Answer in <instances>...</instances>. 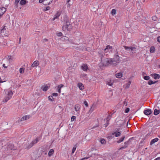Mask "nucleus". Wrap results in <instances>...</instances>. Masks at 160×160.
<instances>
[{
  "mask_svg": "<svg viewBox=\"0 0 160 160\" xmlns=\"http://www.w3.org/2000/svg\"><path fill=\"white\" fill-rule=\"evenodd\" d=\"M102 62L103 65L105 66L110 65H116L117 64L116 61L111 58H105L103 60L102 58Z\"/></svg>",
  "mask_w": 160,
  "mask_h": 160,
  "instance_id": "1",
  "label": "nucleus"
},
{
  "mask_svg": "<svg viewBox=\"0 0 160 160\" xmlns=\"http://www.w3.org/2000/svg\"><path fill=\"white\" fill-rule=\"evenodd\" d=\"M72 28V25L70 24L69 21H66V24L62 27V30L63 31H65L67 29L68 31H70Z\"/></svg>",
  "mask_w": 160,
  "mask_h": 160,
  "instance_id": "2",
  "label": "nucleus"
},
{
  "mask_svg": "<svg viewBox=\"0 0 160 160\" xmlns=\"http://www.w3.org/2000/svg\"><path fill=\"white\" fill-rule=\"evenodd\" d=\"M40 140V139H39L38 138H37L33 140L32 142L30 143L27 147V149H29L30 148L32 147L34 144L37 143Z\"/></svg>",
  "mask_w": 160,
  "mask_h": 160,
  "instance_id": "3",
  "label": "nucleus"
},
{
  "mask_svg": "<svg viewBox=\"0 0 160 160\" xmlns=\"http://www.w3.org/2000/svg\"><path fill=\"white\" fill-rule=\"evenodd\" d=\"M12 94L13 93L12 91H8L7 95L6 96L2 102H6L10 99Z\"/></svg>",
  "mask_w": 160,
  "mask_h": 160,
  "instance_id": "4",
  "label": "nucleus"
},
{
  "mask_svg": "<svg viewBox=\"0 0 160 160\" xmlns=\"http://www.w3.org/2000/svg\"><path fill=\"white\" fill-rule=\"evenodd\" d=\"M113 59L117 62V63L119 62V57L118 55V51L117 49L116 50L114 58Z\"/></svg>",
  "mask_w": 160,
  "mask_h": 160,
  "instance_id": "5",
  "label": "nucleus"
},
{
  "mask_svg": "<svg viewBox=\"0 0 160 160\" xmlns=\"http://www.w3.org/2000/svg\"><path fill=\"white\" fill-rule=\"evenodd\" d=\"M124 47L125 50H127V51H132V53H135V51L136 48L134 47H128L126 46H124Z\"/></svg>",
  "mask_w": 160,
  "mask_h": 160,
  "instance_id": "6",
  "label": "nucleus"
},
{
  "mask_svg": "<svg viewBox=\"0 0 160 160\" xmlns=\"http://www.w3.org/2000/svg\"><path fill=\"white\" fill-rule=\"evenodd\" d=\"M126 122L125 120H120L117 122V124L119 126L121 127L124 126Z\"/></svg>",
  "mask_w": 160,
  "mask_h": 160,
  "instance_id": "7",
  "label": "nucleus"
},
{
  "mask_svg": "<svg viewBox=\"0 0 160 160\" xmlns=\"http://www.w3.org/2000/svg\"><path fill=\"white\" fill-rule=\"evenodd\" d=\"M50 87V84H48L42 86L41 88L44 91H46Z\"/></svg>",
  "mask_w": 160,
  "mask_h": 160,
  "instance_id": "8",
  "label": "nucleus"
},
{
  "mask_svg": "<svg viewBox=\"0 0 160 160\" xmlns=\"http://www.w3.org/2000/svg\"><path fill=\"white\" fill-rule=\"evenodd\" d=\"M61 14V12L60 11H57L54 15V17L52 19V21H53L55 19L58 18L60 16Z\"/></svg>",
  "mask_w": 160,
  "mask_h": 160,
  "instance_id": "9",
  "label": "nucleus"
},
{
  "mask_svg": "<svg viewBox=\"0 0 160 160\" xmlns=\"http://www.w3.org/2000/svg\"><path fill=\"white\" fill-rule=\"evenodd\" d=\"M8 60L9 61V62H12L14 60L15 58L13 56H11V55H8Z\"/></svg>",
  "mask_w": 160,
  "mask_h": 160,
  "instance_id": "10",
  "label": "nucleus"
},
{
  "mask_svg": "<svg viewBox=\"0 0 160 160\" xmlns=\"http://www.w3.org/2000/svg\"><path fill=\"white\" fill-rule=\"evenodd\" d=\"M82 69L84 71H87L88 69V67L87 64H83L81 66Z\"/></svg>",
  "mask_w": 160,
  "mask_h": 160,
  "instance_id": "11",
  "label": "nucleus"
},
{
  "mask_svg": "<svg viewBox=\"0 0 160 160\" xmlns=\"http://www.w3.org/2000/svg\"><path fill=\"white\" fill-rule=\"evenodd\" d=\"M152 112L150 109H147V110H145L144 111V113L145 114L147 115H150Z\"/></svg>",
  "mask_w": 160,
  "mask_h": 160,
  "instance_id": "12",
  "label": "nucleus"
},
{
  "mask_svg": "<svg viewBox=\"0 0 160 160\" xmlns=\"http://www.w3.org/2000/svg\"><path fill=\"white\" fill-rule=\"evenodd\" d=\"M53 0H44L43 4L45 5H49L52 3Z\"/></svg>",
  "mask_w": 160,
  "mask_h": 160,
  "instance_id": "13",
  "label": "nucleus"
},
{
  "mask_svg": "<svg viewBox=\"0 0 160 160\" xmlns=\"http://www.w3.org/2000/svg\"><path fill=\"white\" fill-rule=\"evenodd\" d=\"M78 87L80 90H82L84 89V87L83 84L81 82H79L78 84Z\"/></svg>",
  "mask_w": 160,
  "mask_h": 160,
  "instance_id": "14",
  "label": "nucleus"
},
{
  "mask_svg": "<svg viewBox=\"0 0 160 160\" xmlns=\"http://www.w3.org/2000/svg\"><path fill=\"white\" fill-rule=\"evenodd\" d=\"M158 138H156L152 140L150 143V145H152L154 143L158 142Z\"/></svg>",
  "mask_w": 160,
  "mask_h": 160,
  "instance_id": "15",
  "label": "nucleus"
},
{
  "mask_svg": "<svg viewBox=\"0 0 160 160\" xmlns=\"http://www.w3.org/2000/svg\"><path fill=\"white\" fill-rule=\"evenodd\" d=\"M39 64V62L38 61H35L32 65V67H36Z\"/></svg>",
  "mask_w": 160,
  "mask_h": 160,
  "instance_id": "16",
  "label": "nucleus"
},
{
  "mask_svg": "<svg viewBox=\"0 0 160 160\" xmlns=\"http://www.w3.org/2000/svg\"><path fill=\"white\" fill-rule=\"evenodd\" d=\"M30 116L28 115L22 117L21 119V121H23L27 120L29 118Z\"/></svg>",
  "mask_w": 160,
  "mask_h": 160,
  "instance_id": "17",
  "label": "nucleus"
},
{
  "mask_svg": "<svg viewBox=\"0 0 160 160\" xmlns=\"http://www.w3.org/2000/svg\"><path fill=\"white\" fill-rule=\"evenodd\" d=\"M80 109V105L79 104H77L75 105V109L76 112L79 111Z\"/></svg>",
  "mask_w": 160,
  "mask_h": 160,
  "instance_id": "18",
  "label": "nucleus"
},
{
  "mask_svg": "<svg viewBox=\"0 0 160 160\" xmlns=\"http://www.w3.org/2000/svg\"><path fill=\"white\" fill-rule=\"evenodd\" d=\"M28 1L26 0H21L20 2V4L21 5H25Z\"/></svg>",
  "mask_w": 160,
  "mask_h": 160,
  "instance_id": "19",
  "label": "nucleus"
},
{
  "mask_svg": "<svg viewBox=\"0 0 160 160\" xmlns=\"http://www.w3.org/2000/svg\"><path fill=\"white\" fill-rule=\"evenodd\" d=\"M112 134L115 135L116 137H118L120 135L121 133L119 132H115L112 133Z\"/></svg>",
  "mask_w": 160,
  "mask_h": 160,
  "instance_id": "20",
  "label": "nucleus"
},
{
  "mask_svg": "<svg viewBox=\"0 0 160 160\" xmlns=\"http://www.w3.org/2000/svg\"><path fill=\"white\" fill-rule=\"evenodd\" d=\"M154 79H159L160 78V75L157 74H154L152 75Z\"/></svg>",
  "mask_w": 160,
  "mask_h": 160,
  "instance_id": "21",
  "label": "nucleus"
},
{
  "mask_svg": "<svg viewBox=\"0 0 160 160\" xmlns=\"http://www.w3.org/2000/svg\"><path fill=\"white\" fill-rule=\"evenodd\" d=\"M122 74L121 72L116 73L115 75L116 77L118 78H121L122 76Z\"/></svg>",
  "mask_w": 160,
  "mask_h": 160,
  "instance_id": "22",
  "label": "nucleus"
},
{
  "mask_svg": "<svg viewBox=\"0 0 160 160\" xmlns=\"http://www.w3.org/2000/svg\"><path fill=\"white\" fill-rule=\"evenodd\" d=\"M125 138V136H124L118 140L117 141V142L119 143L122 142Z\"/></svg>",
  "mask_w": 160,
  "mask_h": 160,
  "instance_id": "23",
  "label": "nucleus"
},
{
  "mask_svg": "<svg viewBox=\"0 0 160 160\" xmlns=\"http://www.w3.org/2000/svg\"><path fill=\"white\" fill-rule=\"evenodd\" d=\"M131 81H129L128 83L125 85V89H128V88L130 86V85L131 84Z\"/></svg>",
  "mask_w": 160,
  "mask_h": 160,
  "instance_id": "24",
  "label": "nucleus"
},
{
  "mask_svg": "<svg viewBox=\"0 0 160 160\" xmlns=\"http://www.w3.org/2000/svg\"><path fill=\"white\" fill-rule=\"evenodd\" d=\"M54 150L53 149H51L48 152V156L49 157H50L52 155V154L53 153Z\"/></svg>",
  "mask_w": 160,
  "mask_h": 160,
  "instance_id": "25",
  "label": "nucleus"
},
{
  "mask_svg": "<svg viewBox=\"0 0 160 160\" xmlns=\"http://www.w3.org/2000/svg\"><path fill=\"white\" fill-rule=\"evenodd\" d=\"M134 138V137H132V138H130L127 141L125 142H124L125 145H127L128 146V145L129 144L130 142V141L131 139H132Z\"/></svg>",
  "mask_w": 160,
  "mask_h": 160,
  "instance_id": "26",
  "label": "nucleus"
},
{
  "mask_svg": "<svg viewBox=\"0 0 160 160\" xmlns=\"http://www.w3.org/2000/svg\"><path fill=\"white\" fill-rule=\"evenodd\" d=\"M6 11V9L5 8L2 7L0 8V12H3L4 13Z\"/></svg>",
  "mask_w": 160,
  "mask_h": 160,
  "instance_id": "27",
  "label": "nucleus"
},
{
  "mask_svg": "<svg viewBox=\"0 0 160 160\" xmlns=\"http://www.w3.org/2000/svg\"><path fill=\"white\" fill-rule=\"evenodd\" d=\"M108 50H110L109 52H112V47L111 46H110V45H108L106 46V47Z\"/></svg>",
  "mask_w": 160,
  "mask_h": 160,
  "instance_id": "28",
  "label": "nucleus"
},
{
  "mask_svg": "<svg viewBox=\"0 0 160 160\" xmlns=\"http://www.w3.org/2000/svg\"><path fill=\"white\" fill-rule=\"evenodd\" d=\"M160 112L159 110L155 109L154 112V114L155 115H158Z\"/></svg>",
  "mask_w": 160,
  "mask_h": 160,
  "instance_id": "29",
  "label": "nucleus"
},
{
  "mask_svg": "<svg viewBox=\"0 0 160 160\" xmlns=\"http://www.w3.org/2000/svg\"><path fill=\"white\" fill-rule=\"evenodd\" d=\"M48 99L49 100H50L51 101H55V100L53 98V96H48Z\"/></svg>",
  "mask_w": 160,
  "mask_h": 160,
  "instance_id": "30",
  "label": "nucleus"
},
{
  "mask_svg": "<svg viewBox=\"0 0 160 160\" xmlns=\"http://www.w3.org/2000/svg\"><path fill=\"white\" fill-rule=\"evenodd\" d=\"M106 83L107 84L110 86H112V85H113L112 82L111 80H109V81H107Z\"/></svg>",
  "mask_w": 160,
  "mask_h": 160,
  "instance_id": "31",
  "label": "nucleus"
},
{
  "mask_svg": "<svg viewBox=\"0 0 160 160\" xmlns=\"http://www.w3.org/2000/svg\"><path fill=\"white\" fill-rule=\"evenodd\" d=\"M100 142L102 144H105L106 143V141L104 139L102 138L100 140Z\"/></svg>",
  "mask_w": 160,
  "mask_h": 160,
  "instance_id": "32",
  "label": "nucleus"
},
{
  "mask_svg": "<svg viewBox=\"0 0 160 160\" xmlns=\"http://www.w3.org/2000/svg\"><path fill=\"white\" fill-rule=\"evenodd\" d=\"M76 148H77V145H74V147L73 148L72 150V154L76 150Z\"/></svg>",
  "mask_w": 160,
  "mask_h": 160,
  "instance_id": "33",
  "label": "nucleus"
},
{
  "mask_svg": "<svg viewBox=\"0 0 160 160\" xmlns=\"http://www.w3.org/2000/svg\"><path fill=\"white\" fill-rule=\"evenodd\" d=\"M150 52L151 53H153L155 51V48L154 47H151L150 49Z\"/></svg>",
  "mask_w": 160,
  "mask_h": 160,
  "instance_id": "34",
  "label": "nucleus"
},
{
  "mask_svg": "<svg viewBox=\"0 0 160 160\" xmlns=\"http://www.w3.org/2000/svg\"><path fill=\"white\" fill-rule=\"evenodd\" d=\"M25 68H20L19 69V72L20 73H23L24 72Z\"/></svg>",
  "mask_w": 160,
  "mask_h": 160,
  "instance_id": "35",
  "label": "nucleus"
},
{
  "mask_svg": "<svg viewBox=\"0 0 160 160\" xmlns=\"http://www.w3.org/2000/svg\"><path fill=\"white\" fill-rule=\"evenodd\" d=\"M112 14L113 15L115 14L116 12V10L115 9H113L112 10Z\"/></svg>",
  "mask_w": 160,
  "mask_h": 160,
  "instance_id": "36",
  "label": "nucleus"
},
{
  "mask_svg": "<svg viewBox=\"0 0 160 160\" xmlns=\"http://www.w3.org/2000/svg\"><path fill=\"white\" fill-rule=\"evenodd\" d=\"M155 83H156V82H153L152 81L149 80L148 82V84L150 85H151V84H154Z\"/></svg>",
  "mask_w": 160,
  "mask_h": 160,
  "instance_id": "37",
  "label": "nucleus"
},
{
  "mask_svg": "<svg viewBox=\"0 0 160 160\" xmlns=\"http://www.w3.org/2000/svg\"><path fill=\"white\" fill-rule=\"evenodd\" d=\"M5 26H4V27H3V28L2 29H1L0 30V32H1V33L2 32L4 33V31H5L6 30V28H5Z\"/></svg>",
  "mask_w": 160,
  "mask_h": 160,
  "instance_id": "38",
  "label": "nucleus"
},
{
  "mask_svg": "<svg viewBox=\"0 0 160 160\" xmlns=\"http://www.w3.org/2000/svg\"><path fill=\"white\" fill-rule=\"evenodd\" d=\"M150 78V77L149 76H146L144 77V79L145 80H149Z\"/></svg>",
  "mask_w": 160,
  "mask_h": 160,
  "instance_id": "39",
  "label": "nucleus"
},
{
  "mask_svg": "<svg viewBox=\"0 0 160 160\" xmlns=\"http://www.w3.org/2000/svg\"><path fill=\"white\" fill-rule=\"evenodd\" d=\"M50 8H51L50 7L47 6L44 9V11H45L48 10H50Z\"/></svg>",
  "mask_w": 160,
  "mask_h": 160,
  "instance_id": "40",
  "label": "nucleus"
},
{
  "mask_svg": "<svg viewBox=\"0 0 160 160\" xmlns=\"http://www.w3.org/2000/svg\"><path fill=\"white\" fill-rule=\"evenodd\" d=\"M127 147H128V146L127 145H125L124 146L121 147V148H120V149H119V150H122L123 149H124L126 148Z\"/></svg>",
  "mask_w": 160,
  "mask_h": 160,
  "instance_id": "41",
  "label": "nucleus"
},
{
  "mask_svg": "<svg viewBox=\"0 0 160 160\" xmlns=\"http://www.w3.org/2000/svg\"><path fill=\"white\" fill-rule=\"evenodd\" d=\"M99 56L101 58V61L102 62V60H103V54L102 53H99Z\"/></svg>",
  "mask_w": 160,
  "mask_h": 160,
  "instance_id": "42",
  "label": "nucleus"
},
{
  "mask_svg": "<svg viewBox=\"0 0 160 160\" xmlns=\"http://www.w3.org/2000/svg\"><path fill=\"white\" fill-rule=\"evenodd\" d=\"M129 110H130L129 108H127L125 109V113H128L129 112Z\"/></svg>",
  "mask_w": 160,
  "mask_h": 160,
  "instance_id": "43",
  "label": "nucleus"
},
{
  "mask_svg": "<svg viewBox=\"0 0 160 160\" xmlns=\"http://www.w3.org/2000/svg\"><path fill=\"white\" fill-rule=\"evenodd\" d=\"M20 0H15V4L18 6V5Z\"/></svg>",
  "mask_w": 160,
  "mask_h": 160,
  "instance_id": "44",
  "label": "nucleus"
},
{
  "mask_svg": "<svg viewBox=\"0 0 160 160\" xmlns=\"http://www.w3.org/2000/svg\"><path fill=\"white\" fill-rule=\"evenodd\" d=\"M63 86V85L62 84H60L58 85V88L61 89Z\"/></svg>",
  "mask_w": 160,
  "mask_h": 160,
  "instance_id": "45",
  "label": "nucleus"
},
{
  "mask_svg": "<svg viewBox=\"0 0 160 160\" xmlns=\"http://www.w3.org/2000/svg\"><path fill=\"white\" fill-rule=\"evenodd\" d=\"M76 117L75 116H72L71 118V121H72L76 119Z\"/></svg>",
  "mask_w": 160,
  "mask_h": 160,
  "instance_id": "46",
  "label": "nucleus"
},
{
  "mask_svg": "<svg viewBox=\"0 0 160 160\" xmlns=\"http://www.w3.org/2000/svg\"><path fill=\"white\" fill-rule=\"evenodd\" d=\"M111 115H108V116L107 118V120H108L109 121L110 120V119H111Z\"/></svg>",
  "mask_w": 160,
  "mask_h": 160,
  "instance_id": "47",
  "label": "nucleus"
},
{
  "mask_svg": "<svg viewBox=\"0 0 160 160\" xmlns=\"http://www.w3.org/2000/svg\"><path fill=\"white\" fill-rule=\"evenodd\" d=\"M57 35L59 37L62 36V33L61 32H59L57 34Z\"/></svg>",
  "mask_w": 160,
  "mask_h": 160,
  "instance_id": "48",
  "label": "nucleus"
},
{
  "mask_svg": "<svg viewBox=\"0 0 160 160\" xmlns=\"http://www.w3.org/2000/svg\"><path fill=\"white\" fill-rule=\"evenodd\" d=\"M84 103L86 107H87L88 106V104L86 101H85L84 102Z\"/></svg>",
  "mask_w": 160,
  "mask_h": 160,
  "instance_id": "49",
  "label": "nucleus"
},
{
  "mask_svg": "<svg viewBox=\"0 0 160 160\" xmlns=\"http://www.w3.org/2000/svg\"><path fill=\"white\" fill-rule=\"evenodd\" d=\"M152 19L153 20L156 21L157 19V17L155 16H153L152 17Z\"/></svg>",
  "mask_w": 160,
  "mask_h": 160,
  "instance_id": "50",
  "label": "nucleus"
},
{
  "mask_svg": "<svg viewBox=\"0 0 160 160\" xmlns=\"http://www.w3.org/2000/svg\"><path fill=\"white\" fill-rule=\"evenodd\" d=\"M109 124V120H108L107 121L106 123L105 124V127H106Z\"/></svg>",
  "mask_w": 160,
  "mask_h": 160,
  "instance_id": "51",
  "label": "nucleus"
},
{
  "mask_svg": "<svg viewBox=\"0 0 160 160\" xmlns=\"http://www.w3.org/2000/svg\"><path fill=\"white\" fill-rule=\"evenodd\" d=\"M52 95L53 96H57L58 95V94L57 93H54L52 94Z\"/></svg>",
  "mask_w": 160,
  "mask_h": 160,
  "instance_id": "52",
  "label": "nucleus"
},
{
  "mask_svg": "<svg viewBox=\"0 0 160 160\" xmlns=\"http://www.w3.org/2000/svg\"><path fill=\"white\" fill-rule=\"evenodd\" d=\"M44 0H39V2L40 3H41L43 2V3H44Z\"/></svg>",
  "mask_w": 160,
  "mask_h": 160,
  "instance_id": "53",
  "label": "nucleus"
},
{
  "mask_svg": "<svg viewBox=\"0 0 160 160\" xmlns=\"http://www.w3.org/2000/svg\"><path fill=\"white\" fill-rule=\"evenodd\" d=\"M89 158V157H85V158H84L81 159L80 160H85V159H88Z\"/></svg>",
  "mask_w": 160,
  "mask_h": 160,
  "instance_id": "54",
  "label": "nucleus"
},
{
  "mask_svg": "<svg viewBox=\"0 0 160 160\" xmlns=\"http://www.w3.org/2000/svg\"><path fill=\"white\" fill-rule=\"evenodd\" d=\"M157 41L158 42H160V36L158 37L157 38Z\"/></svg>",
  "mask_w": 160,
  "mask_h": 160,
  "instance_id": "55",
  "label": "nucleus"
},
{
  "mask_svg": "<svg viewBox=\"0 0 160 160\" xmlns=\"http://www.w3.org/2000/svg\"><path fill=\"white\" fill-rule=\"evenodd\" d=\"M64 39L66 40H68L69 38L66 37H64Z\"/></svg>",
  "mask_w": 160,
  "mask_h": 160,
  "instance_id": "56",
  "label": "nucleus"
},
{
  "mask_svg": "<svg viewBox=\"0 0 160 160\" xmlns=\"http://www.w3.org/2000/svg\"><path fill=\"white\" fill-rule=\"evenodd\" d=\"M4 13L2 12H0V18L2 16V15L4 14Z\"/></svg>",
  "mask_w": 160,
  "mask_h": 160,
  "instance_id": "57",
  "label": "nucleus"
},
{
  "mask_svg": "<svg viewBox=\"0 0 160 160\" xmlns=\"http://www.w3.org/2000/svg\"><path fill=\"white\" fill-rule=\"evenodd\" d=\"M109 50H108V48H106L105 49H104V52H108V51Z\"/></svg>",
  "mask_w": 160,
  "mask_h": 160,
  "instance_id": "58",
  "label": "nucleus"
},
{
  "mask_svg": "<svg viewBox=\"0 0 160 160\" xmlns=\"http://www.w3.org/2000/svg\"><path fill=\"white\" fill-rule=\"evenodd\" d=\"M5 82V81H2V80H1V77H0V83H2V82Z\"/></svg>",
  "mask_w": 160,
  "mask_h": 160,
  "instance_id": "59",
  "label": "nucleus"
},
{
  "mask_svg": "<svg viewBox=\"0 0 160 160\" xmlns=\"http://www.w3.org/2000/svg\"><path fill=\"white\" fill-rule=\"evenodd\" d=\"M21 38L20 37L19 38V42H18V43L19 44H20L21 43Z\"/></svg>",
  "mask_w": 160,
  "mask_h": 160,
  "instance_id": "60",
  "label": "nucleus"
},
{
  "mask_svg": "<svg viewBox=\"0 0 160 160\" xmlns=\"http://www.w3.org/2000/svg\"><path fill=\"white\" fill-rule=\"evenodd\" d=\"M57 89H58V92H59V93H60L61 92V89L58 88Z\"/></svg>",
  "mask_w": 160,
  "mask_h": 160,
  "instance_id": "61",
  "label": "nucleus"
},
{
  "mask_svg": "<svg viewBox=\"0 0 160 160\" xmlns=\"http://www.w3.org/2000/svg\"><path fill=\"white\" fill-rule=\"evenodd\" d=\"M3 66L4 67V68H7V66H5V64H3Z\"/></svg>",
  "mask_w": 160,
  "mask_h": 160,
  "instance_id": "62",
  "label": "nucleus"
},
{
  "mask_svg": "<svg viewBox=\"0 0 160 160\" xmlns=\"http://www.w3.org/2000/svg\"><path fill=\"white\" fill-rule=\"evenodd\" d=\"M154 160H160V157H158L155 158Z\"/></svg>",
  "mask_w": 160,
  "mask_h": 160,
  "instance_id": "63",
  "label": "nucleus"
},
{
  "mask_svg": "<svg viewBox=\"0 0 160 160\" xmlns=\"http://www.w3.org/2000/svg\"><path fill=\"white\" fill-rule=\"evenodd\" d=\"M48 41V39H46V38H45L43 40V42H47Z\"/></svg>",
  "mask_w": 160,
  "mask_h": 160,
  "instance_id": "64",
  "label": "nucleus"
}]
</instances>
